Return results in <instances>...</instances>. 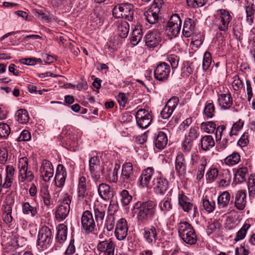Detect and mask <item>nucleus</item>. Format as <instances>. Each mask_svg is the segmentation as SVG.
<instances>
[{
    "instance_id": "obj_1",
    "label": "nucleus",
    "mask_w": 255,
    "mask_h": 255,
    "mask_svg": "<svg viewBox=\"0 0 255 255\" xmlns=\"http://www.w3.org/2000/svg\"><path fill=\"white\" fill-rule=\"evenodd\" d=\"M157 205L152 200L138 201L134 206V212L137 214V219L141 222L151 221L157 216Z\"/></svg>"
},
{
    "instance_id": "obj_2",
    "label": "nucleus",
    "mask_w": 255,
    "mask_h": 255,
    "mask_svg": "<svg viewBox=\"0 0 255 255\" xmlns=\"http://www.w3.org/2000/svg\"><path fill=\"white\" fill-rule=\"evenodd\" d=\"M234 16V14L227 9H219L214 15L213 24L220 31L227 32L232 26Z\"/></svg>"
},
{
    "instance_id": "obj_3",
    "label": "nucleus",
    "mask_w": 255,
    "mask_h": 255,
    "mask_svg": "<svg viewBox=\"0 0 255 255\" xmlns=\"http://www.w3.org/2000/svg\"><path fill=\"white\" fill-rule=\"evenodd\" d=\"M134 6L129 2H123L117 3L115 2V5L112 9L113 16L117 19L124 18L129 21H133L134 19Z\"/></svg>"
},
{
    "instance_id": "obj_4",
    "label": "nucleus",
    "mask_w": 255,
    "mask_h": 255,
    "mask_svg": "<svg viewBox=\"0 0 255 255\" xmlns=\"http://www.w3.org/2000/svg\"><path fill=\"white\" fill-rule=\"evenodd\" d=\"M180 237L185 243L192 245L197 242V236L192 226L187 222H180L178 227Z\"/></svg>"
},
{
    "instance_id": "obj_5",
    "label": "nucleus",
    "mask_w": 255,
    "mask_h": 255,
    "mask_svg": "<svg viewBox=\"0 0 255 255\" xmlns=\"http://www.w3.org/2000/svg\"><path fill=\"white\" fill-rule=\"evenodd\" d=\"M135 179L132 164L130 162L125 163L122 166L119 183L125 188L129 189L132 188Z\"/></svg>"
},
{
    "instance_id": "obj_6",
    "label": "nucleus",
    "mask_w": 255,
    "mask_h": 255,
    "mask_svg": "<svg viewBox=\"0 0 255 255\" xmlns=\"http://www.w3.org/2000/svg\"><path fill=\"white\" fill-rule=\"evenodd\" d=\"M52 235L50 229L46 226L42 227L38 232L37 246L38 248L44 251L49 248L52 244Z\"/></svg>"
},
{
    "instance_id": "obj_7",
    "label": "nucleus",
    "mask_w": 255,
    "mask_h": 255,
    "mask_svg": "<svg viewBox=\"0 0 255 255\" xmlns=\"http://www.w3.org/2000/svg\"><path fill=\"white\" fill-rule=\"evenodd\" d=\"M163 0H154L151 7L144 13L145 18L150 24L156 23L159 19Z\"/></svg>"
},
{
    "instance_id": "obj_8",
    "label": "nucleus",
    "mask_w": 255,
    "mask_h": 255,
    "mask_svg": "<svg viewBox=\"0 0 255 255\" xmlns=\"http://www.w3.org/2000/svg\"><path fill=\"white\" fill-rule=\"evenodd\" d=\"M182 25V20L179 15L177 14H174L171 15L167 23L166 28L167 34L170 36L176 37L180 33Z\"/></svg>"
},
{
    "instance_id": "obj_9",
    "label": "nucleus",
    "mask_w": 255,
    "mask_h": 255,
    "mask_svg": "<svg viewBox=\"0 0 255 255\" xmlns=\"http://www.w3.org/2000/svg\"><path fill=\"white\" fill-rule=\"evenodd\" d=\"M152 182L153 190L156 194L163 195L169 188L168 181L160 173L154 176Z\"/></svg>"
},
{
    "instance_id": "obj_10",
    "label": "nucleus",
    "mask_w": 255,
    "mask_h": 255,
    "mask_svg": "<svg viewBox=\"0 0 255 255\" xmlns=\"http://www.w3.org/2000/svg\"><path fill=\"white\" fill-rule=\"evenodd\" d=\"M145 45L150 50H153L160 45L161 37L158 30L148 31L144 37Z\"/></svg>"
},
{
    "instance_id": "obj_11",
    "label": "nucleus",
    "mask_w": 255,
    "mask_h": 255,
    "mask_svg": "<svg viewBox=\"0 0 255 255\" xmlns=\"http://www.w3.org/2000/svg\"><path fill=\"white\" fill-rule=\"evenodd\" d=\"M81 223L82 228L86 233H94L97 231L93 214L89 210H86L83 213Z\"/></svg>"
},
{
    "instance_id": "obj_12",
    "label": "nucleus",
    "mask_w": 255,
    "mask_h": 255,
    "mask_svg": "<svg viewBox=\"0 0 255 255\" xmlns=\"http://www.w3.org/2000/svg\"><path fill=\"white\" fill-rule=\"evenodd\" d=\"M135 119L137 125L141 128H147L151 122V116L145 109L138 110L136 113Z\"/></svg>"
},
{
    "instance_id": "obj_13",
    "label": "nucleus",
    "mask_w": 255,
    "mask_h": 255,
    "mask_svg": "<svg viewBox=\"0 0 255 255\" xmlns=\"http://www.w3.org/2000/svg\"><path fill=\"white\" fill-rule=\"evenodd\" d=\"M170 73L169 65L165 62H160L154 70V78L159 81H165L169 77Z\"/></svg>"
},
{
    "instance_id": "obj_14",
    "label": "nucleus",
    "mask_w": 255,
    "mask_h": 255,
    "mask_svg": "<svg viewBox=\"0 0 255 255\" xmlns=\"http://www.w3.org/2000/svg\"><path fill=\"white\" fill-rule=\"evenodd\" d=\"M178 200L179 205L185 212L189 213L193 209V217H196L198 213L197 207L191 202L190 199L187 196L183 193L179 194Z\"/></svg>"
},
{
    "instance_id": "obj_15",
    "label": "nucleus",
    "mask_w": 255,
    "mask_h": 255,
    "mask_svg": "<svg viewBox=\"0 0 255 255\" xmlns=\"http://www.w3.org/2000/svg\"><path fill=\"white\" fill-rule=\"evenodd\" d=\"M128 227L127 222L124 218L119 220L117 224L115 234L117 239L119 241L124 240L128 234Z\"/></svg>"
},
{
    "instance_id": "obj_16",
    "label": "nucleus",
    "mask_w": 255,
    "mask_h": 255,
    "mask_svg": "<svg viewBox=\"0 0 255 255\" xmlns=\"http://www.w3.org/2000/svg\"><path fill=\"white\" fill-rule=\"evenodd\" d=\"M67 172L65 167L62 164H58L56 170L54 177L55 185L59 188H62L65 182Z\"/></svg>"
},
{
    "instance_id": "obj_17",
    "label": "nucleus",
    "mask_w": 255,
    "mask_h": 255,
    "mask_svg": "<svg viewBox=\"0 0 255 255\" xmlns=\"http://www.w3.org/2000/svg\"><path fill=\"white\" fill-rule=\"evenodd\" d=\"M100 160L97 156H93L90 158L89 161V170L92 178L96 182L100 178L99 172Z\"/></svg>"
},
{
    "instance_id": "obj_18",
    "label": "nucleus",
    "mask_w": 255,
    "mask_h": 255,
    "mask_svg": "<svg viewBox=\"0 0 255 255\" xmlns=\"http://www.w3.org/2000/svg\"><path fill=\"white\" fill-rule=\"evenodd\" d=\"M40 172L43 180L49 181L53 176L54 169L52 163L48 160L44 159L41 163Z\"/></svg>"
},
{
    "instance_id": "obj_19",
    "label": "nucleus",
    "mask_w": 255,
    "mask_h": 255,
    "mask_svg": "<svg viewBox=\"0 0 255 255\" xmlns=\"http://www.w3.org/2000/svg\"><path fill=\"white\" fill-rule=\"evenodd\" d=\"M154 169L152 167H148L142 171L139 179V184L142 187H150V180L153 176Z\"/></svg>"
},
{
    "instance_id": "obj_20",
    "label": "nucleus",
    "mask_w": 255,
    "mask_h": 255,
    "mask_svg": "<svg viewBox=\"0 0 255 255\" xmlns=\"http://www.w3.org/2000/svg\"><path fill=\"white\" fill-rule=\"evenodd\" d=\"M158 229H157L153 226H151L148 228H145L143 230V238L147 243L153 245L156 243L158 239Z\"/></svg>"
},
{
    "instance_id": "obj_21",
    "label": "nucleus",
    "mask_w": 255,
    "mask_h": 255,
    "mask_svg": "<svg viewBox=\"0 0 255 255\" xmlns=\"http://www.w3.org/2000/svg\"><path fill=\"white\" fill-rule=\"evenodd\" d=\"M186 160L183 154H178L175 161V170L179 176L186 174Z\"/></svg>"
},
{
    "instance_id": "obj_22",
    "label": "nucleus",
    "mask_w": 255,
    "mask_h": 255,
    "mask_svg": "<svg viewBox=\"0 0 255 255\" xmlns=\"http://www.w3.org/2000/svg\"><path fill=\"white\" fill-rule=\"evenodd\" d=\"M218 102L220 107L224 110L230 109L233 105V98L230 92L218 95Z\"/></svg>"
},
{
    "instance_id": "obj_23",
    "label": "nucleus",
    "mask_w": 255,
    "mask_h": 255,
    "mask_svg": "<svg viewBox=\"0 0 255 255\" xmlns=\"http://www.w3.org/2000/svg\"><path fill=\"white\" fill-rule=\"evenodd\" d=\"M98 192L100 197L106 201L111 199L114 196L113 190L110 186L106 183L99 184Z\"/></svg>"
},
{
    "instance_id": "obj_24",
    "label": "nucleus",
    "mask_w": 255,
    "mask_h": 255,
    "mask_svg": "<svg viewBox=\"0 0 255 255\" xmlns=\"http://www.w3.org/2000/svg\"><path fill=\"white\" fill-rule=\"evenodd\" d=\"M249 173L248 168L243 165H239L234 174V180L237 183H242L246 181V176Z\"/></svg>"
},
{
    "instance_id": "obj_25",
    "label": "nucleus",
    "mask_w": 255,
    "mask_h": 255,
    "mask_svg": "<svg viewBox=\"0 0 255 255\" xmlns=\"http://www.w3.org/2000/svg\"><path fill=\"white\" fill-rule=\"evenodd\" d=\"M246 204V193L245 190H240L235 195V205L240 210H243Z\"/></svg>"
},
{
    "instance_id": "obj_26",
    "label": "nucleus",
    "mask_w": 255,
    "mask_h": 255,
    "mask_svg": "<svg viewBox=\"0 0 255 255\" xmlns=\"http://www.w3.org/2000/svg\"><path fill=\"white\" fill-rule=\"evenodd\" d=\"M70 206L69 205H59L55 211V218L58 222L63 221L69 215Z\"/></svg>"
},
{
    "instance_id": "obj_27",
    "label": "nucleus",
    "mask_w": 255,
    "mask_h": 255,
    "mask_svg": "<svg viewBox=\"0 0 255 255\" xmlns=\"http://www.w3.org/2000/svg\"><path fill=\"white\" fill-rule=\"evenodd\" d=\"M170 194V192H169L158 205L160 211L164 214L170 211L172 209V199L169 197Z\"/></svg>"
},
{
    "instance_id": "obj_28",
    "label": "nucleus",
    "mask_w": 255,
    "mask_h": 255,
    "mask_svg": "<svg viewBox=\"0 0 255 255\" xmlns=\"http://www.w3.org/2000/svg\"><path fill=\"white\" fill-rule=\"evenodd\" d=\"M195 24L193 19L186 18L184 22L182 34L185 37H189L193 33Z\"/></svg>"
},
{
    "instance_id": "obj_29",
    "label": "nucleus",
    "mask_w": 255,
    "mask_h": 255,
    "mask_svg": "<svg viewBox=\"0 0 255 255\" xmlns=\"http://www.w3.org/2000/svg\"><path fill=\"white\" fill-rule=\"evenodd\" d=\"M106 207L98 205L94 207L95 218L97 222V226H101L105 216Z\"/></svg>"
},
{
    "instance_id": "obj_30",
    "label": "nucleus",
    "mask_w": 255,
    "mask_h": 255,
    "mask_svg": "<svg viewBox=\"0 0 255 255\" xmlns=\"http://www.w3.org/2000/svg\"><path fill=\"white\" fill-rule=\"evenodd\" d=\"M115 245L112 241L108 243L107 241L100 242L98 245V249L102 251L106 248L104 255H114Z\"/></svg>"
},
{
    "instance_id": "obj_31",
    "label": "nucleus",
    "mask_w": 255,
    "mask_h": 255,
    "mask_svg": "<svg viewBox=\"0 0 255 255\" xmlns=\"http://www.w3.org/2000/svg\"><path fill=\"white\" fill-rule=\"evenodd\" d=\"M219 176L220 186L227 187L229 185L231 181L232 175L228 169H223Z\"/></svg>"
},
{
    "instance_id": "obj_32",
    "label": "nucleus",
    "mask_w": 255,
    "mask_h": 255,
    "mask_svg": "<svg viewBox=\"0 0 255 255\" xmlns=\"http://www.w3.org/2000/svg\"><path fill=\"white\" fill-rule=\"evenodd\" d=\"M22 211L24 215L31 217H37L38 214L37 208L31 206L29 202H24L22 204Z\"/></svg>"
},
{
    "instance_id": "obj_33",
    "label": "nucleus",
    "mask_w": 255,
    "mask_h": 255,
    "mask_svg": "<svg viewBox=\"0 0 255 255\" xmlns=\"http://www.w3.org/2000/svg\"><path fill=\"white\" fill-rule=\"evenodd\" d=\"M168 139L163 131H159L155 140V145L159 149H163L167 144Z\"/></svg>"
},
{
    "instance_id": "obj_34",
    "label": "nucleus",
    "mask_w": 255,
    "mask_h": 255,
    "mask_svg": "<svg viewBox=\"0 0 255 255\" xmlns=\"http://www.w3.org/2000/svg\"><path fill=\"white\" fill-rule=\"evenodd\" d=\"M200 144L202 150L208 151L214 146L215 143L211 135H205L201 138Z\"/></svg>"
},
{
    "instance_id": "obj_35",
    "label": "nucleus",
    "mask_w": 255,
    "mask_h": 255,
    "mask_svg": "<svg viewBox=\"0 0 255 255\" xmlns=\"http://www.w3.org/2000/svg\"><path fill=\"white\" fill-rule=\"evenodd\" d=\"M231 200V195L229 192H222L218 197V205L219 208L227 207Z\"/></svg>"
},
{
    "instance_id": "obj_36",
    "label": "nucleus",
    "mask_w": 255,
    "mask_h": 255,
    "mask_svg": "<svg viewBox=\"0 0 255 255\" xmlns=\"http://www.w3.org/2000/svg\"><path fill=\"white\" fill-rule=\"evenodd\" d=\"M15 118L18 122L21 124H26L29 120L28 112L26 110L22 109H19L16 112Z\"/></svg>"
},
{
    "instance_id": "obj_37",
    "label": "nucleus",
    "mask_w": 255,
    "mask_h": 255,
    "mask_svg": "<svg viewBox=\"0 0 255 255\" xmlns=\"http://www.w3.org/2000/svg\"><path fill=\"white\" fill-rule=\"evenodd\" d=\"M2 219L8 228L11 229L14 227V220L11 216V208L9 206L6 211L2 214Z\"/></svg>"
},
{
    "instance_id": "obj_38",
    "label": "nucleus",
    "mask_w": 255,
    "mask_h": 255,
    "mask_svg": "<svg viewBox=\"0 0 255 255\" xmlns=\"http://www.w3.org/2000/svg\"><path fill=\"white\" fill-rule=\"evenodd\" d=\"M40 195L41 197L42 200L44 204L47 207H50L53 205V203L51 200V196L48 190L47 187H43L40 189Z\"/></svg>"
},
{
    "instance_id": "obj_39",
    "label": "nucleus",
    "mask_w": 255,
    "mask_h": 255,
    "mask_svg": "<svg viewBox=\"0 0 255 255\" xmlns=\"http://www.w3.org/2000/svg\"><path fill=\"white\" fill-rule=\"evenodd\" d=\"M67 227L66 225L61 224L57 228L56 239L59 243L64 242L67 238Z\"/></svg>"
},
{
    "instance_id": "obj_40",
    "label": "nucleus",
    "mask_w": 255,
    "mask_h": 255,
    "mask_svg": "<svg viewBox=\"0 0 255 255\" xmlns=\"http://www.w3.org/2000/svg\"><path fill=\"white\" fill-rule=\"evenodd\" d=\"M142 37V32L141 28L135 27L133 30L130 37V42L132 45H136Z\"/></svg>"
},
{
    "instance_id": "obj_41",
    "label": "nucleus",
    "mask_w": 255,
    "mask_h": 255,
    "mask_svg": "<svg viewBox=\"0 0 255 255\" xmlns=\"http://www.w3.org/2000/svg\"><path fill=\"white\" fill-rule=\"evenodd\" d=\"M241 160V156L237 152H233L232 154L227 156L224 159L226 164L233 166L238 164Z\"/></svg>"
},
{
    "instance_id": "obj_42",
    "label": "nucleus",
    "mask_w": 255,
    "mask_h": 255,
    "mask_svg": "<svg viewBox=\"0 0 255 255\" xmlns=\"http://www.w3.org/2000/svg\"><path fill=\"white\" fill-rule=\"evenodd\" d=\"M129 25L126 21H122L118 26L119 35L122 38H126L128 33Z\"/></svg>"
},
{
    "instance_id": "obj_43",
    "label": "nucleus",
    "mask_w": 255,
    "mask_h": 255,
    "mask_svg": "<svg viewBox=\"0 0 255 255\" xmlns=\"http://www.w3.org/2000/svg\"><path fill=\"white\" fill-rule=\"evenodd\" d=\"M202 207L208 213H212L215 209V202L213 200H209L206 197L202 200Z\"/></svg>"
},
{
    "instance_id": "obj_44",
    "label": "nucleus",
    "mask_w": 255,
    "mask_h": 255,
    "mask_svg": "<svg viewBox=\"0 0 255 255\" xmlns=\"http://www.w3.org/2000/svg\"><path fill=\"white\" fill-rule=\"evenodd\" d=\"M255 11L253 4H249L246 6V21L250 25L254 23Z\"/></svg>"
},
{
    "instance_id": "obj_45",
    "label": "nucleus",
    "mask_w": 255,
    "mask_h": 255,
    "mask_svg": "<svg viewBox=\"0 0 255 255\" xmlns=\"http://www.w3.org/2000/svg\"><path fill=\"white\" fill-rule=\"evenodd\" d=\"M215 114V106L213 102L207 103L204 110V115L207 118H213Z\"/></svg>"
},
{
    "instance_id": "obj_46",
    "label": "nucleus",
    "mask_w": 255,
    "mask_h": 255,
    "mask_svg": "<svg viewBox=\"0 0 255 255\" xmlns=\"http://www.w3.org/2000/svg\"><path fill=\"white\" fill-rule=\"evenodd\" d=\"M250 227L251 225L250 224H244L241 229L237 233L236 236L234 239L235 241L236 242H238L244 239L246 236L248 230Z\"/></svg>"
},
{
    "instance_id": "obj_47",
    "label": "nucleus",
    "mask_w": 255,
    "mask_h": 255,
    "mask_svg": "<svg viewBox=\"0 0 255 255\" xmlns=\"http://www.w3.org/2000/svg\"><path fill=\"white\" fill-rule=\"evenodd\" d=\"M86 179L84 176H82L79 179L78 183V196L79 197L83 198L86 194Z\"/></svg>"
},
{
    "instance_id": "obj_48",
    "label": "nucleus",
    "mask_w": 255,
    "mask_h": 255,
    "mask_svg": "<svg viewBox=\"0 0 255 255\" xmlns=\"http://www.w3.org/2000/svg\"><path fill=\"white\" fill-rule=\"evenodd\" d=\"M207 165V159L205 156L201 157L200 160V165L197 173L196 179L198 180H201L204 176L205 166Z\"/></svg>"
},
{
    "instance_id": "obj_49",
    "label": "nucleus",
    "mask_w": 255,
    "mask_h": 255,
    "mask_svg": "<svg viewBox=\"0 0 255 255\" xmlns=\"http://www.w3.org/2000/svg\"><path fill=\"white\" fill-rule=\"evenodd\" d=\"M248 188L250 197L255 196V175L251 174L248 179Z\"/></svg>"
},
{
    "instance_id": "obj_50",
    "label": "nucleus",
    "mask_w": 255,
    "mask_h": 255,
    "mask_svg": "<svg viewBox=\"0 0 255 255\" xmlns=\"http://www.w3.org/2000/svg\"><path fill=\"white\" fill-rule=\"evenodd\" d=\"M201 128L206 132L211 133L215 131L216 125L213 122H203L201 125Z\"/></svg>"
},
{
    "instance_id": "obj_51",
    "label": "nucleus",
    "mask_w": 255,
    "mask_h": 255,
    "mask_svg": "<svg viewBox=\"0 0 255 255\" xmlns=\"http://www.w3.org/2000/svg\"><path fill=\"white\" fill-rule=\"evenodd\" d=\"M10 133V129L9 126L4 123H0V138L5 139Z\"/></svg>"
},
{
    "instance_id": "obj_52",
    "label": "nucleus",
    "mask_w": 255,
    "mask_h": 255,
    "mask_svg": "<svg viewBox=\"0 0 255 255\" xmlns=\"http://www.w3.org/2000/svg\"><path fill=\"white\" fill-rule=\"evenodd\" d=\"M211 54L208 51H206L204 55L202 62V67L204 71H206L209 69L211 65Z\"/></svg>"
},
{
    "instance_id": "obj_53",
    "label": "nucleus",
    "mask_w": 255,
    "mask_h": 255,
    "mask_svg": "<svg viewBox=\"0 0 255 255\" xmlns=\"http://www.w3.org/2000/svg\"><path fill=\"white\" fill-rule=\"evenodd\" d=\"M244 124V122L240 119L234 123L231 129V131L229 133L230 135L233 136L237 135L238 134V132L243 128Z\"/></svg>"
},
{
    "instance_id": "obj_54",
    "label": "nucleus",
    "mask_w": 255,
    "mask_h": 255,
    "mask_svg": "<svg viewBox=\"0 0 255 255\" xmlns=\"http://www.w3.org/2000/svg\"><path fill=\"white\" fill-rule=\"evenodd\" d=\"M34 178V175L31 171H25V172L23 171L22 173H18V179L19 181L23 182L25 180H27L29 181H31Z\"/></svg>"
},
{
    "instance_id": "obj_55",
    "label": "nucleus",
    "mask_w": 255,
    "mask_h": 255,
    "mask_svg": "<svg viewBox=\"0 0 255 255\" xmlns=\"http://www.w3.org/2000/svg\"><path fill=\"white\" fill-rule=\"evenodd\" d=\"M18 167L19 173H22L23 171L25 172L28 168V159L26 157H23L19 159Z\"/></svg>"
},
{
    "instance_id": "obj_56",
    "label": "nucleus",
    "mask_w": 255,
    "mask_h": 255,
    "mask_svg": "<svg viewBox=\"0 0 255 255\" xmlns=\"http://www.w3.org/2000/svg\"><path fill=\"white\" fill-rule=\"evenodd\" d=\"M167 61H168L171 65L173 69L177 68L179 61V57L174 54H171L167 57Z\"/></svg>"
},
{
    "instance_id": "obj_57",
    "label": "nucleus",
    "mask_w": 255,
    "mask_h": 255,
    "mask_svg": "<svg viewBox=\"0 0 255 255\" xmlns=\"http://www.w3.org/2000/svg\"><path fill=\"white\" fill-rule=\"evenodd\" d=\"M121 196L122 197L121 202L124 206L128 205L132 199V197L126 190H123L121 192Z\"/></svg>"
},
{
    "instance_id": "obj_58",
    "label": "nucleus",
    "mask_w": 255,
    "mask_h": 255,
    "mask_svg": "<svg viewBox=\"0 0 255 255\" xmlns=\"http://www.w3.org/2000/svg\"><path fill=\"white\" fill-rule=\"evenodd\" d=\"M193 140H191L189 138H185L182 142V149L184 152H189L193 146Z\"/></svg>"
},
{
    "instance_id": "obj_59",
    "label": "nucleus",
    "mask_w": 255,
    "mask_h": 255,
    "mask_svg": "<svg viewBox=\"0 0 255 255\" xmlns=\"http://www.w3.org/2000/svg\"><path fill=\"white\" fill-rule=\"evenodd\" d=\"M234 80L232 82L233 88L235 91H238L242 89L243 87V83L239 78V76L236 75L233 77Z\"/></svg>"
},
{
    "instance_id": "obj_60",
    "label": "nucleus",
    "mask_w": 255,
    "mask_h": 255,
    "mask_svg": "<svg viewBox=\"0 0 255 255\" xmlns=\"http://www.w3.org/2000/svg\"><path fill=\"white\" fill-rule=\"evenodd\" d=\"M198 128L197 127H191L189 131L188 134L186 138H189L192 140H195L199 135L198 132Z\"/></svg>"
},
{
    "instance_id": "obj_61",
    "label": "nucleus",
    "mask_w": 255,
    "mask_h": 255,
    "mask_svg": "<svg viewBox=\"0 0 255 255\" xmlns=\"http://www.w3.org/2000/svg\"><path fill=\"white\" fill-rule=\"evenodd\" d=\"M207 1V0H187L188 5L193 7L202 6Z\"/></svg>"
},
{
    "instance_id": "obj_62",
    "label": "nucleus",
    "mask_w": 255,
    "mask_h": 255,
    "mask_svg": "<svg viewBox=\"0 0 255 255\" xmlns=\"http://www.w3.org/2000/svg\"><path fill=\"white\" fill-rule=\"evenodd\" d=\"M179 102V99L177 97H173L170 98L166 104V106L174 111Z\"/></svg>"
},
{
    "instance_id": "obj_63",
    "label": "nucleus",
    "mask_w": 255,
    "mask_h": 255,
    "mask_svg": "<svg viewBox=\"0 0 255 255\" xmlns=\"http://www.w3.org/2000/svg\"><path fill=\"white\" fill-rule=\"evenodd\" d=\"M31 139V134L29 131L23 130L20 133L19 136L17 138L18 141H27Z\"/></svg>"
},
{
    "instance_id": "obj_64",
    "label": "nucleus",
    "mask_w": 255,
    "mask_h": 255,
    "mask_svg": "<svg viewBox=\"0 0 255 255\" xmlns=\"http://www.w3.org/2000/svg\"><path fill=\"white\" fill-rule=\"evenodd\" d=\"M219 175L218 170L215 168L210 169V170L207 172L206 174L208 177V179L212 181L215 180Z\"/></svg>"
}]
</instances>
